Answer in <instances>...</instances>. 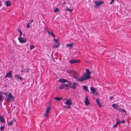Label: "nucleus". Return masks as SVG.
I'll use <instances>...</instances> for the list:
<instances>
[{
  "label": "nucleus",
  "mask_w": 131,
  "mask_h": 131,
  "mask_svg": "<svg viewBox=\"0 0 131 131\" xmlns=\"http://www.w3.org/2000/svg\"><path fill=\"white\" fill-rule=\"evenodd\" d=\"M62 99V98L57 97L54 98V99L58 101H60Z\"/></svg>",
  "instance_id": "obj_23"
},
{
  "label": "nucleus",
  "mask_w": 131,
  "mask_h": 131,
  "mask_svg": "<svg viewBox=\"0 0 131 131\" xmlns=\"http://www.w3.org/2000/svg\"><path fill=\"white\" fill-rule=\"evenodd\" d=\"M65 104H67V108H69L71 107V106L72 104V103L70 102V100H67L65 102Z\"/></svg>",
  "instance_id": "obj_6"
},
{
  "label": "nucleus",
  "mask_w": 131,
  "mask_h": 131,
  "mask_svg": "<svg viewBox=\"0 0 131 131\" xmlns=\"http://www.w3.org/2000/svg\"><path fill=\"white\" fill-rule=\"evenodd\" d=\"M2 93L3 94H5L6 95H7L8 94V92H2Z\"/></svg>",
  "instance_id": "obj_39"
},
{
  "label": "nucleus",
  "mask_w": 131,
  "mask_h": 131,
  "mask_svg": "<svg viewBox=\"0 0 131 131\" xmlns=\"http://www.w3.org/2000/svg\"><path fill=\"white\" fill-rule=\"evenodd\" d=\"M18 31L19 32V35L20 37H21V36L22 34V32L21 31V30L20 29H19L18 28Z\"/></svg>",
  "instance_id": "obj_26"
},
{
  "label": "nucleus",
  "mask_w": 131,
  "mask_h": 131,
  "mask_svg": "<svg viewBox=\"0 0 131 131\" xmlns=\"http://www.w3.org/2000/svg\"><path fill=\"white\" fill-rule=\"evenodd\" d=\"M48 33L50 35H52L53 34L52 32H50L49 31H48Z\"/></svg>",
  "instance_id": "obj_36"
},
{
  "label": "nucleus",
  "mask_w": 131,
  "mask_h": 131,
  "mask_svg": "<svg viewBox=\"0 0 131 131\" xmlns=\"http://www.w3.org/2000/svg\"><path fill=\"white\" fill-rule=\"evenodd\" d=\"M83 89L85 91H87L88 92H89V90L88 89V87L85 86V85H84L83 86Z\"/></svg>",
  "instance_id": "obj_22"
},
{
  "label": "nucleus",
  "mask_w": 131,
  "mask_h": 131,
  "mask_svg": "<svg viewBox=\"0 0 131 131\" xmlns=\"http://www.w3.org/2000/svg\"><path fill=\"white\" fill-rule=\"evenodd\" d=\"M6 5L8 7L10 6L11 5V2L9 1H7L6 2Z\"/></svg>",
  "instance_id": "obj_20"
},
{
  "label": "nucleus",
  "mask_w": 131,
  "mask_h": 131,
  "mask_svg": "<svg viewBox=\"0 0 131 131\" xmlns=\"http://www.w3.org/2000/svg\"><path fill=\"white\" fill-rule=\"evenodd\" d=\"M0 122L2 124L5 123V120L3 116H0Z\"/></svg>",
  "instance_id": "obj_9"
},
{
  "label": "nucleus",
  "mask_w": 131,
  "mask_h": 131,
  "mask_svg": "<svg viewBox=\"0 0 131 131\" xmlns=\"http://www.w3.org/2000/svg\"><path fill=\"white\" fill-rule=\"evenodd\" d=\"M6 101L8 102H13L15 100L14 96L12 95V93L10 92H9L8 95L6 98Z\"/></svg>",
  "instance_id": "obj_2"
},
{
  "label": "nucleus",
  "mask_w": 131,
  "mask_h": 131,
  "mask_svg": "<svg viewBox=\"0 0 131 131\" xmlns=\"http://www.w3.org/2000/svg\"><path fill=\"white\" fill-rule=\"evenodd\" d=\"M26 27L27 29H29L30 28V23H28L27 24L26 26Z\"/></svg>",
  "instance_id": "obj_32"
},
{
  "label": "nucleus",
  "mask_w": 131,
  "mask_h": 131,
  "mask_svg": "<svg viewBox=\"0 0 131 131\" xmlns=\"http://www.w3.org/2000/svg\"><path fill=\"white\" fill-rule=\"evenodd\" d=\"M53 41L54 42H55V43L59 42L58 41V40L54 38L53 39Z\"/></svg>",
  "instance_id": "obj_31"
},
{
  "label": "nucleus",
  "mask_w": 131,
  "mask_h": 131,
  "mask_svg": "<svg viewBox=\"0 0 131 131\" xmlns=\"http://www.w3.org/2000/svg\"><path fill=\"white\" fill-rule=\"evenodd\" d=\"M103 2H99L97 1H95V5L98 6H100L101 4H103Z\"/></svg>",
  "instance_id": "obj_11"
},
{
  "label": "nucleus",
  "mask_w": 131,
  "mask_h": 131,
  "mask_svg": "<svg viewBox=\"0 0 131 131\" xmlns=\"http://www.w3.org/2000/svg\"><path fill=\"white\" fill-rule=\"evenodd\" d=\"M48 113L45 112L44 114V116L46 117H47L48 116Z\"/></svg>",
  "instance_id": "obj_34"
},
{
  "label": "nucleus",
  "mask_w": 131,
  "mask_h": 131,
  "mask_svg": "<svg viewBox=\"0 0 131 131\" xmlns=\"http://www.w3.org/2000/svg\"><path fill=\"white\" fill-rule=\"evenodd\" d=\"M53 37H55V35H54L53 34L52 35Z\"/></svg>",
  "instance_id": "obj_46"
},
{
  "label": "nucleus",
  "mask_w": 131,
  "mask_h": 131,
  "mask_svg": "<svg viewBox=\"0 0 131 131\" xmlns=\"http://www.w3.org/2000/svg\"><path fill=\"white\" fill-rule=\"evenodd\" d=\"M4 98L3 97V96L1 95H0V102L4 100Z\"/></svg>",
  "instance_id": "obj_25"
},
{
  "label": "nucleus",
  "mask_w": 131,
  "mask_h": 131,
  "mask_svg": "<svg viewBox=\"0 0 131 131\" xmlns=\"http://www.w3.org/2000/svg\"><path fill=\"white\" fill-rule=\"evenodd\" d=\"M112 107L115 108L117 109V107H119V105L116 103H114L112 105Z\"/></svg>",
  "instance_id": "obj_18"
},
{
  "label": "nucleus",
  "mask_w": 131,
  "mask_h": 131,
  "mask_svg": "<svg viewBox=\"0 0 131 131\" xmlns=\"http://www.w3.org/2000/svg\"><path fill=\"white\" fill-rule=\"evenodd\" d=\"M14 77H16V79H19L21 81H22L23 79L22 78L17 74H15Z\"/></svg>",
  "instance_id": "obj_16"
},
{
  "label": "nucleus",
  "mask_w": 131,
  "mask_h": 131,
  "mask_svg": "<svg viewBox=\"0 0 131 131\" xmlns=\"http://www.w3.org/2000/svg\"><path fill=\"white\" fill-rule=\"evenodd\" d=\"M91 72L89 71L88 69H86V73L81 78H78V80L80 82H82L91 78Z\"/></svg>",
  "instance_id": "obj_1"
},
{
  "label": "nucleus",
  "mask_w": 131,
  "mask_h": 131,
  "mask_svg": "<svg viewBox=\"0 0 131 131\" xmlns=\"http://www.w3.org/2000/svg\"><path fill=\"white\" fill-rule=\"evenodd\" d=\"M29 70L30 69H27L26 70V72H29Z\"/></svg>",
  "instance_id": "obj_40"
},
{
  "label": "nucleus",
  "mask_w": 131,
  "mask_h": 131,
  "mask_svg": "<svg viewBox=\"0 0 131 131\" xmlns=\"http://www.w3.org/2000/svg\"><path fill=\"white\" fill-rule=\"evenodd\" d=\"M51 107H47L46 112L49 113L50 109Z\"/></svg>",
  "instance_id": "obj_24"
},
{
  "label": "nucleus",
  "mask_w": 131,
  "mask_h": 131,
  "mask_svg": "<svg viewBox=\"0 0 131 131\" xmlns=\"http://www.w3.org/2000/svg\"><path fill=\"white\" fill-rule=\"evenodd\" d=\"M45 30L48 33V31H49L48 30V29H47V28H46L45 29Z\"/></svg>",
  "instance_id": "obj_42"
},
{
  "label": "nucleus",
  "mask_w": 131,
  "mask_h": 131,
  "mask_svg": "<svg viewBox=\"0 0 131 131\" xmlns=\"http://www.w3.org/2000/svg\"><path fill=\"white\" fill-rule=\"evenodd\" d=\"M117 125V124L116 123V124L114 125L112 127H116Z\"/></svg>",
  "instance_id": "obj_41"
},
{
  "label": "nucleus",
  "mask_w": 131,
  "mask_h": 131,
  "mask_svg": "<svg viewBox=\"0 0 131 131\" xmlns=\"http://www.w3.org/2000/svg\"><path fill=\"white\" fill-rule=\"evenodd\" d=\"M90 90L92 92L93 94H96L97 92L95 90V89L93 87H91Z\"/></svg>",
  "instance_id": "obj_13"
},
{
  "label": "nucleus",
  "mask_w": 131,
  "mask_h": 131,
  "mask_svg": "<svg viewBox=\"0 0 131 131\" xmlns=\"http://www.w3.org/2000/svg\"><path fill=\"white\" fill-rule=\"evenodd\" d=\"M1 2H2L1 1H0V7L1 6Z\"/></svg>",
  "instance_id": "obj_47"
},
{
  "label": "nucleus",
  "mask_w": 131,
  "mask_h": 131,
  "mask_svg": "<svg viewBox=\"0 0 131 131\" xmlns=\"http://www.w3.org/2000/svg\"><path fill=\"white\" fill-rule=\"evenodd\" d=\"M67 72L68 73H73V71L72 70H67Z\"/></svg>",
  "instance_id": "obj_29"
},
{
  "label": "nucleus",
  "mask_w": 131,
  "mask_h": 131,
  "mask_svg": "<svg viewBox=\"0 0 131 131\" xmlns=\"http://www.w3.org/2000/svg\"><path fill=\"white\" fill-rule=\"evenodd\" d=\"M114 99V97L113 96H111L110 98V100H112Z\"/></svg>",
  "instance_id": "obj_38"
},
{
  "label": "nucleus",
  "mask_w": 131,
  "mask_h": 131,
  "mask_svg": "<svg viewBox=\"0 0 131 131\" xmlns=\"http://www.w3.org/2000/svg\"><path fill=\"white\" fill-rule=\"evenodd\" d=\"M73 43H69L68 44H67L66 45V46L67 47H70V48H71L73 46Z\"/></svg>",
  "instance_id": "obj_19"
},
{
  "label": "nucleus",
  "mask_w": 131,
  "mask_h": 131,
  "mask_svg": "<svg viewBox=\"0 0 131 131\" xmlns=\"http://www.w3.org/2000/svg\"><path fill=\"white\" fill-rule=\"evenodd\" d=\"M16 122V120L14 118H13L12 120L10 123H9L8 124L9 126L10 125H13L14 122Z\"/></svg>",
  "instance_id": "obj_10"
},
{
  "label": "nucleus",
  "mask_w": 131,
  "mask_h": 131,
  "mask_svg": "<svg viewBox=\"0 0 131 131\" xmlns=\"http://www.w3.org/2000/svg\"><path fill=\"white\" fill-rule=\"evenodd\" d=\"M60 45V43L59 42L55 43H54V45L53 46V48H58L59 46Z\"/></svg>",
  "instance_id": "obj_15"
},
{
  "label": "nucleus",
  "mask_w": 131,
  "mask_h": 131,
  "mask_svg": "<svg viewBox=\"0 0 131 131\" xmlns=\"http://www.w3.org/2000/svg\"><path fill=\"white\" fill-rule=\"evenodd\" d=\"M18 39L21 43H25L27 41V39L26 38H24V37L22 38L21 37L18 38Z\"/></svg>",
  "instance_id": "obj_5"
},
{
  "label": "nucleus",
  "mask_w": 131,
  "mask_h": 131,
  "mask_svg": "<svg viewBox=\"0 0 131 131\" xmlns=\"http://www.w3.org/2000/svg\"><path fill=\"white\" fill-rule=\"evenodd\" d=\"M6 77H7L8 78L12 77L11 71H10L8 73H7L6 74Z\"/></svg>",
  "instance_id": "obj_12"
},
{
  "label": "nucleus",
  "mask_w": 131,
  "mask_h": 131,
  "mask_svg": "<svg viewBox=\"0 0 131 131\" xmlns=\"http://www.w3.org/2000/svg\"><path fill=\"white\" fill-rule=\"evenodd\" d=\"M84 103L86 105H88L90 103V102L88 99L87 96H86Z\"/></svg>",
  "instance_id": "obj_8"
},
{
  "label": "nucleus",
  "mask_w": 131,
  "mask_h": 131,
  "mask_svg": "<svg viewBox=\"0 0 131 131\" xmlns=\"http://www.w3.org/2000/svg\"><path fill=\"white\" fill-rule=\"evenodd\" d=\"M74 78L75 79H77L78 80V79L79 78H78L77 77L75 76H74Z\"/></svg>",
  "instance_id": "obj_45"
},
{
  "label": "nucleus",
  "mask_w": 131,
  "mask_h": 131,
  "mask_svg": "<svg viewBox=\"0 0 131 131\" xmlns=\"http://www.w3.org/2000/svg\"><path fill=\"white\" fill-rule=\"evenodd\" d=\"M35 48V47L33 45H31L30 46V49L31 50H32L33 48Z\"/></svg>",
  "instance_id": "obj_30"
},
{
  "label": "nucleus",
  "mask_w": 131,
  "mask_h": 131,
  "mask_svg": "<svg viewBox=\"0 0 131 131\" xmlns=\"http://www.w3.org/2000/svg\"><path fill=\"white\" fill-rule=\"evenodd\" d=\"M117 109L118 110L120 111H121V112H124L125 113H126V111L125 110V109H119V108H118Z\"/></svg>",
  "instance_id": "obj_27"
},
{
  "label": "nucleus",
  "mask_w": 131,
  "mask_h": 131,
  "mask_svg": "<svg viewBox=\"0 0 131 131\" xmlns=\"http://www.w3.org/2000/svg\"><path fill=\"white\" fill-rule=\"evenodd\" d=\"M66 10L68 11H70V12H71L72 11V9H70L69 8L66 9Z\"/></svg>",
  "instance_id": "obj_35"
},
{
  "label": "nucleus",
  "mask_w": 131,
  "mask_h": 131,
  "mask_svg": "<svg viewBox=\"0 0 131 131\" xmlns=\"http://www.w3.org/2000/svg\"><path fill=\"white\" fill-rule=\"evenodd\" d=\"M4 78H6V77H6V75L5 76H4Z\"/></svg>",
  "instance_id": "obj_48"
},
{
  "label": "nucleus",
  "mask_w": 131,
  "mask_h": 131,
  "mask_svg": "<svg viewBox=\"0 0 131 131\" xmlns=\"http://www.w3.org/2000/svg\"><path fill=\"white\" fill-rule=\"evenodd\" d=\"M116 123L117 125H119L121 123L120 121L119 120V119L118 118H116Z\"/></svg>",
  "instance_id": "obj_21"
},
{
  "label": "nucleus",
  "mask_w": 131,
  "mask_h": 131,
  "mask_svg": "<svg viewBox=\"0 0 131 131\" xmlns=\"http://www.w3.org/2000/svg\"><path fill=\"white\" fill-rule=\"evenodd\" d=\"M59 11V9L57 8H56L54 9V11L55 13L58 12Z\"/></svg>",
  "instance_id": "obj_28"
},
{
  "label": "nucleus",
  "mask_w": 131,
  "mask_h": 131,
  "mask_svg": "<svg viewBox=\"0 0 131 131\" xmlns=\"http://www.w3.org/2000/svg\"><path fill=\"white\" fill-rule=\"evenodd\" d=\"M68 87H70V88L73 89L74 90H75L76 88V86L78 84L75 82H73L72 83L70 82H68Z\"/></svg>",
  "instance_id": "obj_3"
},
{
  "label": "nucleus",
  "mask_w": 131,
  "mask_h": 131,
  "mask_svg": "<svg viewBox=\"0 0 131 131\" xmlns=\"http://www.w3.org/2000/svg\"><path fill=\"white\" fill-rule=\"evenodd\" d=\"M120 122L121 123H125V121L124 120L120 121Z\"/></svg>",
  "instance_id": "obj_37"
},
{
  "label": "nucleus",
  "mask_w": 131,
  "mask_h": 131,
  "mask_svg": "<svg viewBox=\"0 0 131 131\" xmlns=\"http://www.w3.org/2000/svg\"><path fill=\"white\" fill-rule=\"evenodd\" d=\"M68 84L62 83L60 85L59 87V88L60 89H68Z\"/></svg>",
  "instance_id": "obj_4"
},
{
  "label": "nucleus",
  "mask_w": 131,
  "mask_h": 131,
  "mask_svg": "<svg viewBox=\"0 0 131 131\" xmlns=\"http://www.w3.org/2000/svg\"><path fill=\"white\" fill-rule=\"evenodd\" d=\"M96 102L97 103V104H98V105L100 107H101V105L100 103L99 99L98 98H97L96 99Z\"/></svg>",
  "instance_id": "obj_17"
},
{
  "label": "nucleus",
  "mask_w": 131,
  "mask_h": 131,
  "mask_svg": "<svg viewBox=\"0 0 131 131\" xmlns=\"http://www.w3.org/2000/svg\"><path fill=\"white\" fill-rule=\"evenodd\" d=\"M80 62V61L79 60H76L75 59H71L69 62V63H70L71 64H73Z\"/></svg>",
  "instance_id": "obj_7"
},
{
  "label": "nucleus",
  "mask_w": 131,
  "mask_h": 131,
  "mask_svg": "<svg viewBox=\"0 0 131 131\" xmlns=\"http://www.w3.org/2000/svg\"><path fill=\"white\" fill-rule=\"evenodd\" d=\"M114 1H113V0H111V2H110V3L111 4H112V3L114 2Z\"/></svg>",
  "instance_id": "obj_44"
},
{
  "label": "nucleus",
  "mask_w": 131,
  "mask_h": 131,
  "mask_svg": "<svg viewBox=\"0 0 131 131\" xmlns=\"http://www.w3.org/2000/svg\"><path fill=\"white\" fill-rule=\"evenodd\" d=\"M23 70H21V72H23Z\"/></svg>",
  "instance_id": "obj_49"
},
{
  "label": "nucleus",
  "mask_w": 131,
  "mask_h": 131,
  "mask_svg": "<svg viewBox=\"0 0 131 131\" xmlns=\"http://www.w3.org/2000/svg\"><path fill=\"white\" fill-rule=\"evenodd\" d=\"M33 21H34L33 20H31L30 21V22H29V23L30 24L31 23L33 22Z\"/></svg>",
  "instance_id": "obj_43"
},
{
  "label": "nucleus",
  "mask_w": 131,
  "mask_h": 131,
  "mask_svg": "<svg viewBox=\"0 0 131 131\" xmlns=\"http://www.w3.org/2000/svg\"><path fill=\"white\" fill-rule=\"evenodd\" d=\"M4 127H5V126H2V125L0 127V129L1 130H3L4 129Z\"/></svg>",
  "instance_id": "obj_33"
},
{
  "label": "nucleus",
  "mask_w": 131,
  "mask_h": 131,
  "mask_svg": "<svg viewBox=\"0 0 131 131\" xmlns=\"http://www.w3.org/2000/svg\"><path fill=\"white\" fill-rule=\"evenodd\" d=\"M58 81L60 82L65 83L68 82V81L66 79L60 78Z\"/></svg>",
  "instance_id": "obj_14"
}]
</instances>
